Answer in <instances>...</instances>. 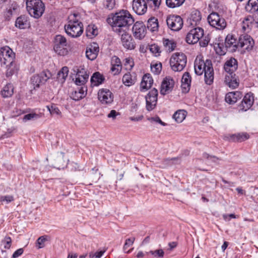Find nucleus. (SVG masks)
Listing matches in <instances>:
<instances>
[{
  "instance_id": "obj_51",
  "label": "nucleus",
  "mask_w": 258,
  "mask_h": 258,
  "mask_svg": "<svg viewBox=\"0 0 258 258\" xmlns=\"http://www.w3.org/2000/svg\"><path fill=\"white\" fill-rule=\"evenodd\" d=\"M135 240V238L132 237V238H128L125 240V243L123 245V250L125 252L130 253L131 252L132 249L128 250L127 251H126L125 250L128 247H130V246H131L133 244Z\"/></svg>"
},
{
  "instance_id": "obj_20",
  "label": "nucleus",
  "mask_w": 258,
  "mask_h": 258,
  "mask_svg": "<svg viewBox=\"0 0 258 258\" xmlns=\"http://www.w3.org/2000/svg\"><path fill=\"white\" fill-rule=\"evenodd\" d=\"M238 68V61L234 57H230L224 63V69L225 74H235Z\"/></svg>"
},
{
  "instance_id": "obj_38",
  "label": "nucleus",
  "mask_w": 258,
  "mask_h": 258,
  "mask_svg": "<svg viewBox=\"0 0 258 258\" xmlns=\"http://www.w3.org/2000/svg\"><path fill=\"white\" fill-rule=\"evenodd\" d=\"M14 93V87L12 84H7L1 91V94L5 98L10 97Z\"/></svg>"
},
{
  "instance_id": "obj_9",
  "label": "nucleus",
  "mask_w": 258,
  "mask_h": 258,
  "mask_svg": "<svg viewBox=\"0 0 258 258\" xmlns=\"http://www.w3.org/2000/svg\"><path fill=\"white\" fill-rule=\"evenodd\" d=\"M203 36V29L200 27H197L190 30L187 34L186 41L188 44H195L199 41Z\"/></svg>"
},
{
  "instance_id": "obj_26",
  "label": "nucleus",
  "mask_w": 258,
  "mask_h": 258,
  "mask_svg": "<svg viewBox=\"0 0 258 258\" xmlns=\"http://www.w3.org/2000/svg\"><path fill=\"white\" fill-rule=\"evenodd\" d=\"M87 94V88L85 86L78 87L71 94V98L76 101L79 100L85 97Z\"/></svg>"
},
{
  "instance_id": "obj_53",
  "label": "nucleus",
  "mask_w": 258,
  "mask_h": 258,
  "mask_svg": "<svg viewBox=\"0 0 258 258\" xmlns=\"http://www.w3.org/2000/svg\"><path fill=\"white\" fill-rule=\"evenodd\" d=\"M2 243L4 244L5 249H10L12 245L11 238L10 236H5L2 240Z\"/></svg>"
},
{
  "instance_id": "obj_41",
  "label": "nucleus",
  "mask_w": 258,
  "mask_h": 258,
  "mask_svg": "<svg viewBox=\"0 0 258 258\" xmlns=\"http://www.w3.org/2000/svg\"><path fill=\"white\" fill-rule=\"evenodd\" d=\"M182 87L185 89L187 88L188 90L189 89V87L191 83V77L189 73L185 72L183 74L181 80Z\"/></svg>"
},
{
  "instance_id": "obj_57",
  "label": "nucleus",
  "mask_w": 258,
  "mask_h": 258,
  "mask_svg": "<svg viewBox=\"0 0 258 258\" xmlns=\"http://www.w3.org/2000/svg\"><path fill=\"white\" fill-rule=\"evenodd\" d=\"M105 252V250H101L99 251H91L89 254V258H101Z\"/></svg>"
},
{
  "instance_id": "obj_23",
  "label": "nucleus",
  "mask_w": 258,
  "mask_h": 258,
  "mask_svg": "<svg viewBox=\"0 0 258 258\" xmlns=\"http://www.w3.org/2000/svg\"><path fill=\"white\" fill-rule=\"evenodd\" d=\"M225 84L232 89L237 88L239 85V80L235 74H225Z\"/></svg>"
},
{
  "instance_id": "obj_8",
  "label": "nucleus",
  "mask_w": 258,
  "mask_h": 258,
  "mask_svg": "<svg viewBox=\"0 0 258 258\" xmlns=\"http://www.w3.org/2000/svg\"><path fill=\"white\" fill-rule=\"evenodd\" d=\"M51 73L48 70L44 71L39 74L33 76L31 78V83L34 88H39L40 85L44 84L51 77Z\"/></svg>"
},
{
  "instance_id": "obj_55",
  "label": "nucleus",
  "mask_w": 258,
  "mask_h": 258,
  "mask_svg": "<svg viewBox=\"0 0 258 258\" xmlns=\"http://www.w3.org/2000/svg\"><path fill=\"white\" fill-rule=\"evenodd\" d=\"M160 47L157 44H153L150 46V51L156 56L159 55L161 52Z\"/></svg>"
},
{
  "instance_id": "obj_36",
  "label": "nucleus",
  "mask_w": 258,
  "mask_h": 258,
  "mask_svg": "<svg viewBox=\"0 0 258 258\" xmlns=\"http://www.w3.org/2000/svg\"><path fill=\"white\" fill-rule=\"evenodd\" d=\"M104 80L103 76L99 72L95 73L91 78V82L93 86H98Z\"/></svg>"
},
{
  "instance_id": "obj_50",
  "label": "nucleus",
  "mask_w": 258,
  "mask_h": 258,
  "mask_svg": "<svg viewBox=\"0 0 258 258\" xmlns=\"http://www.w3.org/2000/svg\"><path fill=\"white\" fill-rule=\"evenodd\" d=\"M73 71L74 73H76V77L80 76H85L86 77L87 75H89V74L84 69H80L77 66L74 67L73 68Z\"/></svg>"
},
{
  "instance_id": "obj_22",
  "label": "nucleus",
  "mask_w": 258,
  "mask_h": 258,
  "mask_svg": "<svg viewBox=\"0 0 258 258\" xmlns=\"http://www.w3.org/2000/svg\"><path fill=\"white\" fill-rule=\"evenodd\" d=\"M253 102V94L250 93H247L239 105V109L242 111H246L251 107Z\"/></svg>"
},
{
  "instance_id": "obj_61",
  "label": "nucleus",
  "mask_w": 258,
  "mask_h": 258,
  "mask_svg": "<svg viewBox=\"0 0 258 258\" xmlns=\"http://www.w3.org/2000/svg\"><path fill=\"white\" fill-rule=\"evenodd\" d=\"M111 72L113 75H117L119 74L122 69V67L111 65Z\"/></svg>"
},
{
  "instance_id": "obj_15",
  "label": "nucleus",
  "mask_w": 258,
  "mask_h": 258,
  "mask_svg": "<svg viewBox=\"0 0 258 258\" xmlns=\"http://www.w3.org/2000/svg\"><path fill=\"white\" fill-rule=\"evenodd\" d=\"M132 31L134 37L141 40L144 38L146 34V27L142 22H136L133 28Z\"/></svg>"
},
{
  "instance_id": "obj_42",
  "label": "nucleus",
  "mask_w": 258,
  "mask_h": 258,
  "mask_svg": "<svg viewBox=\"0 0 258 258\" xmlns=\"http://www.w3.org/2000/svg\"><path fill=\"white\" fill-rule=\"evenodd\" d=\"M149 7L153 10L158 9L161 3V0H145Z\"/></svg>"
},
{
  "instance_id": "obj_40",
  "label": "nucleus",
  "mask_w": 258,
  "mask_h": 258,
  "mask_svg": "<svg viewBox=\"0 0 258 258\" xmlns=\"http://www.w3.org/2000/svg\"><path fill=\"white\" fill-rule=\"evenodd\" d=\"M15 25L20 29H25L28 25L27 18L25 16L18 17L15 22Z\"/></svg>"
},
{
  "instance_id": "obj_28",
  "label": "nucleus",
  "mask_w": 258,
  "mask_h": 258,
  "mask_svg": "<svg viewBox=\"0 0 258 258\" xmlns=\"http://www.w3.org/2000/svg\"><path fill=\"white\" fill-rule=\"evenodd\" d=\"M153 83V80L149 74L144 75L141 83V90H147L150 88Z\"/></svg>"
},
{
  "instance_id": "obj_44",
  "label": "nucleus",
  "mask_w": 258,
  "mask_h": 258,
  "mask_svg": "<svg viewBox=\"0 0 258 258\" xmlns=\"http://www.w3.org/2000/svg\"><path fill=\"white\" fill-rule=\"evenodd\" d=\"M185 0H166V4L167 7L171 8H174L180 6Z\"/></svg>"
},
{
  "instance_id": "obj_14",
  "label": "nucleus",
  "mask_w": 258,
  "mask_h": 258,
  "mask_svg": "<svg viewBox=\"0 0 258 258\" xmlns=\"http://www.w3.org/2000/svg\"><path fill=\"white\" fill-rule=\"evenodd\" d=\"M119 35H121V43L124 48L127 50H134L136 48V42L131 34L125 31Z\"/></svg>"
},
{
  "instance_id": "obj_59",
  "label": "nucleus",
  "mask_w": 258,
  "mask_h": 258,
  "mask_svg": "<svg viewBox=\"0 0 258 258\" xmlns=\"http://www.w3.org/2000/svg\"><path fill=\"white\" fill-rule=\"evenodd\" d=\"M148 120L151 122H155L160 124L163 126H165L166 124L163 122L158 116L152 117L148 118Z\"/></svg>"
},
{
  "instance_id": "obj_17",
  "label": "nucleus",
  "mask_w": 258,
  "mask_h": 258,
  "mask_svg": "<svg viewBox=\"0 0 258 258\" xmlns=\"http://www.w3.org/2000/svg\"><path fill=\"white\" fill-rule=\"evenodd\" d=\"M225 45L228 51L233 52L238 48V41L234 35L229 34L225 38Z\"/></svg>"
},
{
  "instance_id": "obj_39",
  "label": "nucleus",
  "mask_w": 258,
  "mask_h": 258,
  "mask_svg": "<svg viewBox=\"0 0 258 258\" xmlns=\"http://www.w3.org/2000/svg\"><path fill=\"white\" fill-rule=\"evenodd\" d=\"M187 112L184 110H178L173 115V118L177 123L182 122L185 118Z\"/></svg>"
},
{
  "instance_id": "obj_31",
  "label": "nucleus",
  "mask_w": 258,
  "mask_h": 258,
  "mask_svg": "<svg viewBox=\"0 0 258 258\" xmlns=\"http://www.w3.org/2000/svg\"><path fill=\"white\" fill-rule=\"evenodd\" d=\"M122 81L125 86L130 87L135 84L137 81V78L135 75L128 73L123 75Z\"/></svg>"
},
{
  "instance_id": "obj_18",
  "label": "nucleus",
  "mask_w": 258,
  "mask_h": 258,
  "mask_svg": "<svg viewBox=\"0 0 258 258\" xmlns=\"http://www.w3.org/2000/svg\"><path fill=\"white\" fill-rule=\"evenodd\" d=\"M174 81L170 77H166L162 81L160 93L163 95L169 94L170 93L174 87Z\"/></svg>"
},
{
  "instance_id": "obj_47",
  "label": "nucleus",
  "mask_w": 258,
  "mask_h": 258,
  "mask_svg": "<svg viewBox=\"0 0 258 258\" xmlns=\"http://www.w3.org/2000/svg\"><path fill=\"white\" fill-rule=\"evenodd\" d=\"M89 76H80L76 77L75 83L77 85L81 86L84 85L88 80Z\"/></svg>"
},
{
  "instance_id": "obj_52",
  "label": "nucleus",
  "mask_w": 258,
  "mask_h": 258,
  "mask_svg": "<svg viewBox=\"0 0 258 258\" xmlns=\"http://www.w3.org/2000/svg\"><path fill=\"white\" fill-rule=\"evenodd\" d=\"M162 69V64L161 63L152 64L151 65V71L155 74H159Z\"/></svg>"
},
{
  "instance_id": "obj_13",
  "label": "nucleus",
  "mask_w": 258,
  "mask_h": 258,
  "mask_svg": "<svg viewBox=\"0 0 258 258\" xmlns=\"http://www.w3.org/2000/svg\"><path fill=\"white\" fill-rule=\"evenodd\" d=\"M158 90L153 88L146 96V108L148 111L152 110L156 105Z\"/></svg>"
},
{
  "instance_id": "obj_2",
  "label": "nucleus",
  "mask_w": 258,
  "mask_h": 258,
  "mask_svg": "<svg viewBox=\"0 0 258 258\" xmlns=\"http://www.w3.org/2000/svg\"><path fill=\"white\" fill-rule=\"evenodd\" d=\"M195 72L197 75H202L204 73V80L207 85H210L213 83L214 72L212 61L210 59L204 61L196 59L194 65Z\"/></svg>"
},
{
  "instance_id": "obj_62",
  "label": "nucleus",
  "mask_w": 258,
  "mask_h": 258,
  "mask_svg": "<svg viewBox=\"0 0 258 258\" xmlns=\"http://www.w3.org/2000/svg\"><path fill=\"white\" fill-rule=\"evenodd\" d=\"M124 65L127 67V69H132L134 66L133 60L131 58H126L125 59Z\"/></svg>"
},
{
  "instance_id": "obj_1",
  "label": "nucleus",
  "mask_w": 258,
  "mask_h": 258,
  "mask_svg": "<svg viewBox=\"0 0 258 258\" xmlns=\"http://www.w3.org/2000/svg\"><path fill=\"white\" fill-rule=\"evenodd\" d=\"M134 21V19L129 12L123 10L112 14L107 19V23L118 34L128 30L129 26Z\"/></svg>"
},
{
  "instance_id": "obj_49",
  "label": "nucleus",
  "mask_w": 258,
  "mask_h": 258,
  "mask_svg": "<svg viewBox=\"0 0 258 258\" xmlns=\"http://www.w3.org/2000/svg\"><path fill=\"white\" fill-rule=\"evenodd\" d=\"M147 253H150L156 258H163L164 255V251L162 249L150 250L149 252H147Z\"/></svg>"
},
{
  "instance_id": "obj_34",
  "label": "nucleus",
  "mask_w": 258,
  "mask_h": 258,
  "mask_svg": "<svg viewBox=\"0 0 258 258\" xmlns=\"http://www.w3.org/2000/svg\"><path fill=\"white\" fill-rule=\"evenodd\" d=\"M98 33V30L96 25L93 24L88 25L86 29V36L90 38H92L97 36Z\"/></svg>"
},
{
  "instance_id": "obj_63",
  "label": "nucleus",
  "mask_w": 258,
  "mask_h": 258,
  "mask_svg": "<svg viewBox=\"0 0 258 258\" xmlns=\"http://www.w3.org/2000/svg\"><path fill=\"white\" fill-rule=\"evenodd\" d=\"M24 250L23 248H19L16 250L12 255V258H17L23 254Z\"/></svg>"
},
{
  "instance_id": "obj_37",
  "label": "nucleus",
  "mask_w": 258,
  "mask_h": 258,
  "mask_svg": "<svg viewBox=\"0 0 258 258\" xmlns=\"http://www.w3.org/2000/svg\"><path fill=\"white\" fill-rule=\"evenodd\" d=\"M245 10L251 13L256 12L258 10V0H249L245 6Z\"/></svg>"
},
{
  "instance_id": "obj_27",
  "label": "nucleus",
  "mask_w": 258,
  "mask_h": 258,
  "mask_svg": "<svg viewBox=\"0 0 258 258\" xmlns=\"http://www.w3.org/2000/svg\"><path fill=\"white\" fill-rule=\"evenodd\" d=\"M255 22L253 17L250 16L245 18L241 24L242 30L245 32H249L253 26L256 27L255 24H253Z\"/></svg>"
},
{
  "instance_id": "obj_12",
  "label": "nucleus",
  "mask_w": 258,
  "mask_h": 258,
  "mask_svg": "<svg viewBox=\"0 0 258 258\" xmlns=\"http://www.w3.org/2000/svg\"><path fill=\"white\" fill-rule=\"evenodd\" d=\"M254 45V41L251 37L247 34L241 35L238 39V48H241L247 51H251Z\"/></svg>"
},
{
  "instance_id": "obj_19",
  "label": "nucleus",
  "mask_w": 258,
  "mask_h": 258,
  "mask_svg": "<svg viewBox=\"0 0 258 258\" xmlns=\"http://www.w3.org/2000/svg\"><path fill=\"white\" fill-rule=\"evenodd\" d=\"M147 4L145 0H134L133 9L139 15L144 14L147 10Z\"/></svg>"
},
{
  "instance_id": "obj_43",
  "label": "nucleus",
  "mask_w": 258,
  "mask_h": 258,
  "mask_svg": "<svg viewBox=\"0 0 258 258\" xmlns=\"http://www.w3.org/2000/svg\"><path fill=\"white\" fill-rule=\"evenodd\" d=\"M69 73V69L67 67H64L58 72L57 74V78L62 82L64 81L68 77Z\"/></svg>"
},
{
  "instance_id": "obj_64",
  "label": "nucleus",
  "mask_w": 258,
  "mask_h": 258,
  "mask_svg": "<svg viewBox=\"0 0 258 258\" xmlns=\"http://www.w3.org/2000/svg\"><path fill=\"white\" fill-rule=\"evenodd\" d=\"M119 113L116 112L115 110H111L110 113L107 115L108 118H112L115 119L117 115H119Z\"/></svg>"
},
{
  "instance_id": "obj_48",
  "label": "nucleus",
  "mask_w": 258,
  "mask_h": 258,
  "mask_svg": "<svg viewBox=\"0 0 258 258\" xmlns=\"http://www.w3.org/2000/svg\"><path fill=\"white\" fill-rule=\"evenodd\" d=\"M78 17L79 15L77 14H73L70 15L68 18L69 21L68 24H76L82 23L79 21L78 19L77 18Z\"/></svg>"
},
{
  "instance_id": "obj_58",
  "label": "nucleus",
  "mask_w": 258,
  "mask_h": 258,
  "mask_svg": "<svg viewBox=\"0 0 258 258\" xmlns=\"http://www.w3.org/2000/svg\"><path fill=\"white\" fill-rule=\"evenodd\" d=\"M115 0H106L104 3V6L108 10H112L115 6Z\"/></svg>"
},
{
  "instance_id": "obj_32",
  "label": "nucleus",
  "mask_w": 258,
  "mask_h": 258,
  "mask_svg": "<svg viewBox=\"0 0 258 258\" xmlns=\"http://www.w3.org/2000/svg\"><path fill=\"white\" fill-rule=\"evenodd\" d=\"M249 136L246 133H240L229 136V140L233 142H241L249 139Z\"/></svg>"
},
{
  "instance_id": "obj_54",
  "label": "nucleus",
  "mask_w": 258,
  "mask_h": 258,
  "mask_svg": "<svg viewBox=\"0 0 258 258\" xmlns=\"http://www.w3.org/2000/svg\"><path fill=\"white\" fill-rule=\"evenodd\" d=\"M40 117V115L36 113H29L26 114L23 117V121H27L32 119H37Z\"/></svg>"
},
{
  "instance_id": "obj_46",
  "label": "nucleus",
  "mask_w": 258,
  "mask_h": 258,
  "mask_svg": "<svg viewBox=\"0 0 258 258\" xmlns=\"http://www.w3.org/2000/svg\"><path fill=\"white\" fill-rule=\"evenodd\" d=\"M14 201V197L13 195H0V202L2 205L8 204Z\"/></svg>"
},
{
  "instance_id": "obj_16",
  "label": "nucleus",
  "mask_w": 258,
  "mask_h": 258,
  "mask_svg": "<svg viewBox=\"0 0 258 258\" xmlns=\"http://www.w3.org/2000/svg\"><path fill=\"white\" fill-rule=\"evenodd\" d=\"M98 98L102 104H109L113 101V95L108 89H102L98 93Z\"/></svg>"
},
{
  "instance_id": "obj_3",
  "label": "nucleus",
  "mask_w": 258,
  "mask_h": 258,
  "mask_svg": "<svg viewBox=\"0 0 258 258\" xmlns=\"http://www.w3.org/2000/svg\"><path fill=\"white\" fill-rule=\"evenodd\" d=\"M26 8L31 16L38 19L44 12L45 5L41 0H27Z\"/></svg>"
},
{
  "instance_id": "obj_25",
  "label": "nucleus",
  "mask_w": 258,
  "mask_h": 258,
  "mask_svg": "<svg viewBox=\"0 0 258 258\" xmlns=\"http://www.w3.org/2000/svg\"><path fill=\"white\" fill-rule=\"evenodd\" d=\"M242 97V93L239 91H234L229 92L225 96V101L230 104H233L236 103L238 100Z\"/></svg>"
},
{
  "instance_id": "obj_6",
  "label": "nucleus",
  "mask_w": 258,
  "mask_h": 258,
  "mask_svg": "<svg viewBox=\"0 0 258 258\" xmlns=\"http://www.w3.org/2000/svg\"><path fill=\"white\" fill-rule=\"evenodd\" d=\"M207 20L210 26L217 30H223L227 25L225 20L216 12L211 13L208 16Z\"/></svg>"
},
{
  "instance_id": "obj_7",
  "label": "nucleus",
  "mask_w": 258,
  "mask_h": 258,
  "mask_svg": "<svg viewBox=\"0 0 258 258\" xmlns=\"http://www.w3.org/2000/svg\"><path fill=\"white\" fill-rule=\"evenodd\" d=\"M15 53L13 50L8 46H5L0 48V62L1 66L12 62L15 60Z\"/></svg>"
},
{
  "instance_id": "obj_56",
  "label": "nucleus",
  "mask_w": 258,
  "mask_h": 258,
  "mask_svg": "<svg viewBox=\"0 0 258 258\" xmlns=\"http://www.w3.org/2000/svg\"><path fill=\"white\" fill-rule=\"evenodd\" d=\"M47 240V236H42L39 237L36 241V244L38 248H42L44 246V242Z\"/></svg>"
},
{
  "instance_id": "obj_35",
  "label": "nucleus",
  "mask_w": 258,
  "mask_h": 258,
  "mask_svg": "<svg viewBox=\"0 0 258 258\" xmlns=\"http://www.w3.org/2000/svg\"><path fill=\"white\" fill-rule=\"evenodd\" d=\"M147 27L152 32L158 31L159 24L157 19L155 17H152L149 19L147 22Z\"/></svg>"
},
{
  "instance_id": "obj_60",
  "label": "nucleus",
  "mask_w": 258,
  "mask_h": 258,
  "mask_svg": "<svg viewBox=\"0 0 258 258\" xmlns=\"http://www.w3.org/2000/svg\"><path fill=\"white\" fill-rule=\"evenodd\" d=\"M111 63V65L122 67L120 59L116 56H113L112 57Z\"/></svg>"
},
{
  "instance_id": "obj_5",
  "label": "nucleus",
  "mask_w": 258,
  "mask_h": 258,
  "mask_svg": "<svg viewBox=\"0 0 258 258\" xmlns=\"http://www.w3.org/2000/svg\"><path fill=\"white\" fill-rule=\"evenodd\" d=\"M68 42L66 38L61 35H57L54 39L53 49L58 55L64 56L67 54Z\"/></svg>"
},
{
  "instance_id": "obj_33",
  "label": "nucleus",
  "mask_w": 258,
  "mask_h": 258,
  "mask_svg": "<svg viewBox=\"0 0 258 258\" xmlns=\"http://www.w3.org/2000/svg\"><path fill=\"white\" fill-rule=\"evenodd\" d=\"M180 161L181 160L179 157L166 158L162 161V164L160 167L162 168H164L173 165L178 164L180 163Z\"/></svg>"
},
{
  "instance_id": "obj_29",
  "label": "nucleus",
  "mask_w": 258,
  "mask_h": 258,
  "mask_svg": "<svg viewBox=\"0 0 258 258\" xmlns=\"http://www.w3.org/2000/svg\"><path fill=\"white\" fill-rule=\"evenodd\" d=\"M3 66H6V76L7 78L11 77L13 75L18 72V67L15 60L13 61L12 63L9 62L8 64H3Z\"/></svg>"
},
{
  "instance_id": "obj_24",
  "label": "nucleus",
  "mask_w": 258,
  "mask_h": 258,
  "mask_svg": "<svg viewBox=\"0 0 258 258\" xmlns=\"http://www.w3.org/2000/svg\"><path fill=\"white\" fill-rule=\"evenodd\" d=\"M202 16L199 11L195 10L192 11L190 17L187 20V23L192 27L198 25L201 20Z\"/></svg>"
},
{
  "instance_id": "obj_21",
  "label": "nucleus",
  "mask_w": 258,
  "mask_h": 258,
  "mask_svg": "<svg viewBox=\"0 0 258 258\" xmlns=\"http://www.w3.org/2000/svg\"><path fill=\"white\" fill-rule=\"evenodd\" d=\"M99 46L97 43L93 42L90 44L86 51V57L91 60H94L97 56L99 52Z\"/></svg>"
},
{
  "instance_id": "obj_10",
  "label": "nucleus",
  "mask_w": 258,
  "mask_h": 258,
  "mask_svg": "<svg viewBox=\"0 0 258 258\" xmlns=\"http://www.w3.org/2000/svg\"><path fill=\"white\" fill-rule=\"evenodd\" d=\"M166 23L168 28L175 31L180 30L183 26V20L178 15H170L167 18Z\"/></svg>"
},
{
  "instance_id": "obj_30",
  "label": "nucleus",
  "mask_w": 258,
  "mask_h": 258,
  "mask_svg": "<svg viewBox=\"0 0 258 258\" xmlns=\"http://www.w3.org/2000/svg\"><path fill=\"white\" fill-rule=\"evenodd\" d=\"M162 42L165 50L169 52L174 51L176 47L177 43L173 39L164 38Z\"/></svg>"
},
{
  "instance_id": "obj_11",
  "label": "nucleus",
  "mask_w": 258,
  "mask_h": 258,
  "mask_svg": "<svg viewBox=\"0 0 258 258\" xmlns=\"http://www.w3.org/2000/svg\"><path fill=\"white\" fill-rule=\"evenodd\" d=\"M66 33L73 38H77L81 35L83 32V24H66L64 26Z\"/></svg>"
},
{
  "instance_id": "obj_4",
  "label": "nucleus",
  "mask_w": 258,
  "mask_h": 258,
  "mask_svg": "<svg viewBox=\"0 0 258 258\" xmlns=\"http://www.w3.org/2000/svg\"><path fill=\"white\" fill-rule=\"evenodd\" d=\"M187 62L186 55L183 53L176 52L170 59V65L174 72H180L184 68Z\"/></svg>"
},
{
  "instance_id": "obj_45",
  "label": "nucleus",
  "mask_w": 258,
  "mask_h": 258,
  "mask_svg": "<svg viewBox=\"0 0 258 258\" xmlns=\"http://www.w3.org/2000/svg\"><path fill=\"white\" fill-rule=\"evenodd\" d=\"M46 108L51 115H61V111H60L59 108L56 106V105L53 104L51 105V106L48 105L46 106Z\"/></svg>"
}]
</instances>
